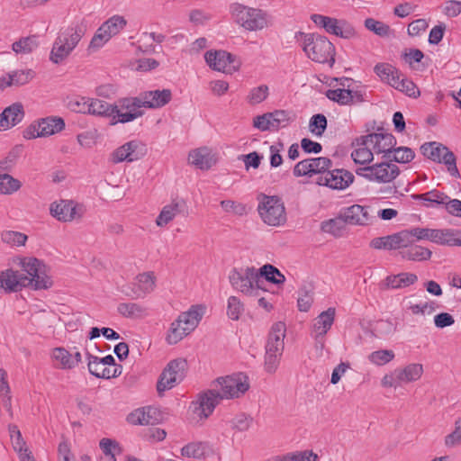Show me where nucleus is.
<instances>
[{
  "label": "nucleus",
  "instance_id": "4d7b16f0",
  "mask_svg": "<svg viewBox=\"0 0 461 461\" xmlns=\"http://www.w3.org/2000/svg\"><path fill=\"white\" fill-rule=\"evenodd\" d=\"M244 312V306L240 299L237 296H230L227 300V315L233 321L240 319Z\"/></svg>",
  "mask_w": 461,
  "mask_h": 461
},
{
  "label": "nucleus",
  "instance_id": "72a5a7b5",
  "mask_svg": "<svg viewBox=\"0 0 461 461\" xmlns=\"http://www.w3.org/2000/svg\"><path fill=\"white\" fill-rule=\"evenodd\" d=\"M3 280V288L6 292H16L23 286H26V278L23 277V274L17 271L7 269L0 273Z\"/></svg>",
  "mask_w": 461,
  "mask_h": 461
},
{
  "label": "nucleus",
  "instance_id": "052dcab7",
  "mask_svg": "<svg viewBox=\"0 0 461 461\" xmlns=\"http://www.w3.org/2000/svg\"><path fill=\"white\" fill-rule=\"evenodd\" d=\"M65 104L72 112L87 113L88 97L70 96L67 98Z\"/></svg>",
  "mask_w": 461,
  "mask_h": 461
},
{
  "label": "nucleus",
  "instance_id": "a878e982",
  "mask_svg": "<svg viewBox=\"0 0 461 461\" xmlns=\"http://www.w3.org/2000/svg\"><path fill=\"white\" fill-rule=\"evenodd\" d=\"M206 312L207 306L205 304L195 303L180 312L176 318L193 332L199 326Z\"/></svg>",
  "mask_w": 461,
  "mask_h": 461
},
{
  "label": "nucleus",
  "instance_id": "69168bd1",
  "mask_svg": "<svg viewBox=\"0 0 461 461\" xmlns=\"http://www.w3.org/2000/svg\"><path fill=\"white\" fill-rule=\"evenodd\" d=\"M365 26L367 30L381 37L388 36L390 33V27L387 24L373 18L366 19Z\"/></svg>",
  "mask_w": 461,
  "mask_h": 461
},
{
  "label": "nucleus",
  "instance_id": "393cba45",
  "mask_svg": "<svg viewBox=\"0 0 461 461\" xmlns=\"http://www.w3.org/2000/svg\"><path fill=\"white\" fill-rule=\"evenodd\" d=\"M86 213L83 203L74 200L59 201V221L73 222L82 220Z\"/></svg>",
  "mask_w": 461,
  "mask_h": 461
},
{
  "label": "nucleus",
  "instance_id": "c03bdc74",
  "mask_svg": "<svg viewBox=\"0 0 461 461\" xmlns=\"http://www.w3.org/2000/svg\"><path fill=\"white\" fill-rule=\"evenodd\" d=\"M22 186L20 180L13 176L0 173V194L10 195L17 192Z\"/></svg>",
  "mask_w": 461,
  "mask_h": 461
},
{
  "label": "nucleus",
  "instance_id": "79ce46f5",
  "mask_svg": "<svg viewBox=\"0 0 461 461\" xmlns=\"http://www.w3.org/2000/svg\"><path fill=\"white\" fill-rule=\"evenodd\" d=\"M398 369V375L402 384L411 383L419 380L423 373V367L420 364H410Z\"/></svg>",
  "mask_w": 461,
  "mask_h": 461
},
{
  "label": "nucleus",
  "instance_id": "a211bd4d",
  "mask_svg": "<svg viewBox=\"0 0 461 461\" xmlns=\"http://www.w3.org/2000/svg\"><path fill=\"white\" fill-rule=\"evenodd\" d=\"M86 32V26L83 23H77L67 28L62 39H59V59L68 58L77 47Z\"/></svg>",
  "mask_w": 461,
  "mask_h": 461
},
{
  "label": "nucleus",
  "instance_id": "603ef678",
  "mask_svg": "<svg viewBox=\"0 0 461 461\" xmlns=\"http://www.w3.org/2000/svg\"><path fill=\"white\" fill-rule=\"evenodd\" d=\"M393 249H407L414 243L411 229L392 234Z\"/></svg>",
  "mask_w": 461,
  "mask_h": 461
},
{
  "label": "nucleus",
  "instance_id": "473e14b6",
  "mask_svg": "<svg viewBox=\"0 0 461 461\" xmlns=\"http://www.w3.org/2000/svg\"><path fill=\"white\" fill-rule=\"evenodd\" d=\"M433 242L442 246L461 247V230L435 229Z\"/></svg>",
  "mask_w": 461,
  "mask_h": 461
},
{
  "label": "nucleus",
  "instance_id": "20e7f679",
  "mask_svg": "<svg viewBox=\"0 0 461 461\" xmlns=\"http://www.w3.org/2000/svg\"><path fill=\"white\" fill-rule=\"evenodd\" d=\"M258 212L261 221L270 227H281L286 222V211L282 199L276 195H258Z\"/></svg>",
  "mask_w": 461,
  "mask_h": 461
},
{
  "label": "nucleus",
  "instance_id": "09e8293b",
  "mask_svg": "<svg viewBox=\"0 0 461 461\" xmlns=\"http://www.w3.org/2000/svg\"><path fill=\"white\" fill-rule=\"evenodd\" d=\"M285 324L284 322H276L270 329L267 343L268 346H279L285 343Z\"/></svg>",
  "mask_w": 461,
  "mask_h": 461
},
{
  "label": "nucleus",
  "instance_id": "49530a36",
  "mask_svg": "<svg viewBox=\"0 0 461 461\" xmlns=\"http://www.w3.org/2000/svg\"><path fill=\"white\" fill-rule=\"evenodd\" d=\"M283 348H266L264 366L268 373H274L279 364Z\"/></svg>",
  "mask_w": 461,
  "mask_h": 461
},
{
  "label": "nucleus",
  "instance_id": "774afa93",
  "mask_svg": "<svg viewBox=\"0 0 461 461\" xmlns=\"http://www.w3.org/2000/svg\"><path fill=\"white\" fill-rule=\"evenodd\" d=\"M327 127V119L323 114L313 115L309 123L311 132L317 136H321Z\"/></svg>",
  "mask_w": 461,
  "mask_h": 461
},
{
  "label": "nucleus",
  "instance_id": "4be33fe9",
  "mask_svg": "<svg viewBox=\"0 0 461 461\" xmlns=\"http://www.w3.org/2000/svg\"><path fill=\"white\" fill-rule=\"evenodd\" d=\"M143 108L157 110L167 105L173 98L168 88L144 91L139 95Z\"/></svg>",
  "mask_w": 461,
  "mask_h": 461
},
{
  "label": "nucleus",
  "instance_id": "a19ab883",
  "mask_svg": "<svg viewBox=\"0 0 461 461\" xmlns=\"http://www.w3.org/2000/svg\"><path fill=\"white\" fill-rule=\"evenodd\" d=\"M39 46L37 36L31 35L22 37L12 44V50L15 54L26 55L34 51Z\"/></svg>",
  "mask_w": 461,
  "mask_h": 461
},
{
  "label": "nucleus",
  "instance_id": "1a4fd4ad",
  "mask_svg": "<svg viewBox=\"0 0 461 461\" xmlns=\"http://www.w3.org/2000/svg\"><path fill=\"white\" fill-rule=\"evenodd\" d=\"M139 95L119 99L113 104L112 124L127 123L142 117L144 112Z\"/></svg>",
  "mask_w": 461,
  "mask_h": 461
},
{
  "label": "nucleus",
  "instance_id": "e2e57ef3",
  "mask_svg": "<svg viewBox=\"0 0 461 461\" xmlns=\"http://www.w3.org/2000/svg\"><path fill=\"white\" fill-rule=\"evenodd\" d=\"M272 113H266L253 118L252 125L260 131H275Z\"/></svg>",
  "mask_w": 461,
  "mask_h": 461
},
{
  "label": "nucleus",
  "instance_id": "13d9d810",
  "mask_svg": "<svg viewBox=\"0 0 461 461\" xmlns=\"http://www.w3.org/2000/svg\"><path fill=\"white\" fill-rule=\"evenodd\" d=\"M327 97L330 100L339 103V104H349L353 102L352 92L348 89H332L327 92Z\"/></svg>",
  "mask_w": 461,
  "mask_h": 461
},
{
  "label": "nucleus",
  "instance_id": "7ed1b4c3",
  "mask_svg": "<svg viewBox=\"0 0 461 461\" xmlns=\"http://www.w3.org/2000/svg\"><path fill=\"white\" fill-rule=\"evenodd\" d=\"M230 285L237 292L246 296H259L265 294L264 281L254 267L235 268L229 275Z\"/></svg>",
  "mask_w": 461,
  "mask_h": 461
},
{
  "label": "nucleus",
  "instance_id": "412c9836",
  "mask_svg": "<svg viewBox=\"0 0 461 461\" xmlns=\"http://www.w3.org/2000/svg\"><path fill=\"white\" fill-rule=\"evenodd\" d=\"M371 147L373 152L376 155H383L386 158L392 153V149L396 146V139L387 131H377L364 135Z\"/></svg>",
  "mask_w": 461,
  "mask_h": 461
},
{
  "label": "nucleus",
  "instance_id": "dca6fc26",
  "mask_svg": "<svg viewBox=\"0 0 461 461\" xmlns=\"http://www.w3.org/2000/svg\"><path fill=\"white\" fill-rule=\"evenodd\" d=\"M146 147L140 140H131L115 149L110 155V161L113 164L122 162H133L146 155Z\"/></svg>",
  "mask_w": 461,
  "mask_h": 461
},
{
  "label": "nucleus",
  "instance_id": "6ab92c4d",
  "mask_svg": "<svg viewBox=\"0 0 461 461\" xmlns=\"http://www.w3.org/2000/svg\"><path fill=\"white\" fill-rule=\"evenodd\" d=\"M331 167V161L325 157L312 158L298 162L294 174L296 176H312L314 175H324Z\"/></svg>",
  "mask_w": 461,
  "mask_h": 461
},
{
  "label": "nucleus",
  "instance_id": "f704fd0d",
  "mask_svg": "<svg viewBox=\"0 0 461 461\" xmlns=\"http://www.w3.org/2000/svg\"><path fill=\"white\" fill-rule=\"evenodd\" d=\"M191 333V330H189L177 318H176L168 327L166 335V341L169 345H176L180 343Z\"/></svg>",
  "mask_w": 461,
  "mask_h": 461
},
{
  "label": "nucleus",
  "instance_id": "b1692460",
  "mask_svg": "<svg viewBox=\"0 0 461 461\" xmlns=\"http://www.w3.org/2000/svg\"><path fill=\"white\" fill-rule=\"evenodd\" d=\"M341 218L346 223L357 226L368 225L373 220L368 208L360 204L344 208L341 212Z\"/></svg>",
  "mask_w": 461,
  "mask_h": 461
},
{
  "label": "nucleus",
  "instance_id": "7c9ffc66",
  "mask_svg": "<svg viewBox=\"0 0 461 461\" xmlns=\"http://www.w3.org/2000/svg\"><path fill=\"white\" fill-rule=\"evenodd\" d=\"M183 456L192 458H205L214 454L213 446L208 442L197 441L191 442L184 446L181 449Z\"/></svg>",
  "mask_w": 461,
  "mask_h": 461
},
{
  "label": "nucleus",
  "instance_id": "c9c22d12",
  "mask_svg": "<svg viewBox=\"0 0 461 461\" xmlns=\"http://www.w3.org/2000/svg\"><path fill=\"white\" fill-rule=\"evenodd\" d=\"M374 72L380 80L392 87L395 86V82L400 77V71L389 63H377L374 67Z\"/></svg>",
  "mask_w": 461,
  "mask_h": 461
},
{
  "label": "nucleus",
  "instance_id": "338daca9",
  "mask_svg": "<svg viewBox=\"0 0 461 461\" xmlns=\"http://www.w3.org/2000/svg\"><path fill=\"white\" fill-rule=\"evenodd\" d=\"M232 428L238 431H248L253 424V418L245 413L236 415L231 420Z\"/></svg>",
  "mask_w": 461,
  "mask_h": 461
},
{
  "label": "nucleus",
  "instance_id": "ea45409f",
  "mask_svg": "<svg viewBox=\"0 0 461 461\" xmlns=\"http://www.w3.org/2000/svg\"><path fill=\"white\" fill-rule=\"evenodd\" d=\"M269 94V86L266 84H261L250 88L245 100L248 104L255 106L265 102L268 98Z\"/></svg>",
  "mask_w": 461,
  "mask_h": 461
},
{
  "label": "nucleus",
  "instance_id": "423d86ee",
  "mask_svg": "<svg viewBox=\"0 0 461 461\" xmlns=\"http://www.w3.org/2000/svg\"><path fill=\"white\" fill-rule=\"evenodd\" d=\"M212 386L222 400L240 398L249 389L250 384L247 375L237 373L217 378Z\"/></svg>",
  "mask_w": 461,
  "mask_h": 461
},
{
  "label": "nucleus",
  "instance_id": "5701e85b",
  "mask_svg": "<svg viewBox=\"0 0 461 461\" xmlns=\"http://www.w3.org/2000/svg\"><path fill=\"white\" fill-rule=\"evenodd\" d=\"M163 420V414L159 409L154 406H144L131 411L127 420L132 425L153 426Z\"/></svg>",
  "mask_w": 461,
  "mask_h": 461
},
{
  "label": "nucleus",
  "instance_id": "680f3d73",
  "mask_svg": "<svg viewBox=\"0 0 461 461\" xmlns=\"http://www.w3.org/2000/svg\"><path fill=\"white\" fill-rule=\"evenodd\" d=\"M395 357V354L391 349H379L372 352L368 356V359L371 363L375 366H384L392 361Z\"/></svg>",
  "mask_w": 461,
  "mask_h": 461
},
{
  "label": "nucleus",
  "instance_id": "4468645a",
  "mask_svg": "<svg viewBox=\"0 0 461 461\" xmlns=\"http://www.w3.org/2000/svg\"><path fill=\"white\" fill-rule=\"evenodd\" d=\"M185 360L176 359L167 364L159 376L157 390L159 394L179 384L185 376Z\"/></svg>",
  "mask_w": 461,
  "mask_h": 461
},
{
  "label": "nucleus",
  "instance_id": "8fccbe9b",
  "mask_svg": "<svg viewBox=\"0 0 461 461\" xmlns=\"http://www.w3.org/2000/svg\"><path fill=\"white\" fill-rule=\"evenodd\" d=\"M393 87L410 97L417 98L420 95L418 86L411 80L402 77V74Z\"/></svg>",
  "mask_w": 461,
  "mask_h": 461
},
{
  "label": "nucleus",
  "instance_id": "6e6552de",
  "mask_svg": "<svg viewBox=\"0 0 461 461\" xmlns=\"http://www.w3.org/2000/svg\"><path fill=\"white\" fill-rule=\"evenodd\" d=\"M204 60L211 69L226 75H233L241 68L240 59L223 50H207L204 53Z\"/></svg>",
  "mask_w": 461,
  "mask_h": 461
},
{
  "label": "nucleus",
  "instance_id": "bf43d9fd",
  "mask_svg": "<svg viewBox=\"0 0 461 461\" xmlns=\"http://www.w3.org/2000/svg\"><path fill=\"white\" fill-rule=\"evenodd\" d=\"M41 137H48L54 134L58 129V117H47L41 119L38 123Z\"/></svg>",
  "mask_w": 461,
  "mask_h": 461
},
{
  "label": "nucleus",
  "instance_id": "f8f14e48",
  "mask_svg": "<svg viewBox=\"0 0 461 461\" xmlns=\"http://www.w3.org/2000/svg\"><path fill=\"white\" fill-rule=\"evenodd\" d=\"M311 20L316 26L324 29L328 33L343 39H352L357 34L355 28L344 20L317 14H312Z\"/></svg>",
  "mask_w": 461,
  "mask_h": 461
},
{
  "label": "nucleus",
  "instance_id": "ddd939ff",
  "mask_svg": "<svg viewBox=\"0 0 461 461\" xmlns=\"http://www.w3.org/2000/svg\"><path fill=\"white\" fill-rule=\"evenodd\" d=\"M221 400L214 388L200 393L190 405L194 418L199 421L205 420L212 415Z\"/></svg>",
  "mask_w": 461,
  "mask_h": 461
},
{
  "label": "nucleus",
  "instance_id": "864d4df0",
  "mask_svg": "<svg viewBox=\"0 0 461 461\" xmlns=\"http://www.w3.org/2000/svg\"><path fill=\"white\" fill-rule=\"evenodd\" d=\"M444 445L447 448H453L461 445V417L455 420L453 430L445 436Z\"/></svg>",
  "mask_w": 461,
  "mask_h": 461
},
{
  "label": "nucleus",
  "instance_id": "e433bc0d",
  "mask_svg": "<svg viewBox=\"0 0 461 461\" xmlns=\"http://www.w3.org/2000/svg\"><path fill=\"white\" fill-rule=\"evenodd\" d=\"M117 312L131 319H142L149 315L148 308L138 303H122L117 306Z\"/></svg>",
  "mask_w": 461,
  "mask_h": 461
},
{
  "label": "nucleus",
  "instance_id": "a18cd8bd",
  "mask_svg": "<svg viewBox=\"0 0 461 461\" xmlns=\"http://www.w3.org/2000/svg\"><path fill=\"white\" fill-rule=\"evenodd\" d=\"M258 274H260V280L265 277L267 281L276 285H281L285 281V276L276 267L269 264L258 269Z\"/></svg>",
  "mask_w": 461,
  "mask_h": 461
},
{
  "label": "nucleus",
  "instance_id": "2f4dec72",
  "mask_svg": "<svg viewBox=\"0 0 461 461\" xmlns=\"http://www.w3.org/2000/svg\"><path fill=\"white\" fill-rule=\"evenodd\" d=\"M184 202L173 200L170 203L162 207L155 222L159 228L166 227L182 211Z\"/></svg>",
  "mask_w": 461,
  "mask_h": 461
},
{
  "label": "nucleus",
  "instance_id": "f257e3e1",
  "mask_svg": "<svg viewBox=\"0 0 461 461\" xmlns=\"http://www.w3.org/2000/svg\"><path fill=\"white\" fill-rule=\"evenodd\" d=\"M295 38L305 55L312 61L330 66L335 62L334 45L325 36L300 32Z\"/></svg>",
  "mask_w": 461,
  "mask_h": 461
},
{
  "label": "nucleus",
  "instance_id": "0eeeda50",
  "mask_svg": "<svg viewBox=\"0 0 461 461\" xmlns=\"http://www.w3.org/2000/svg\"><path fill=\"white\" fill-rule=\"evenodd\" d=\"M356 174L368 182L388 185L398 177L400 168L391 161H383L357 168Z\"/></svg>",
  "mask_w": 461,
  "mask_h": 461
},
{
  "label": "nucleus",
  "instance_id": "58836bf2",
  "mask_svg": "<svg viewBox=\"0 0 461 461\" xmlns=\"http://www.w3.org/2000/svg\"><path fill=\"white\" fill-rule=\"evenodd\" d=\"M87 113L107 117L113 122V104H108L105 101L88 98V108Z\"/></svg>",
  "mask_w": 461,
  "mask_h": 461
},
{
  "label": "nucleus",
  "instance_id": "0e129e2a",
  "mask_svg": "<svg viewBox=\"0 0 461 461\" xmlns=\"http://www.w3.org/2000/svg\"><path fill=\"white\" fill-rule=\"evenodd\" d=\"M2 240L12 246H23L27 240V236L22 232L5 230L1 234Z\"/></svg>",
  "mask_w": 461,
  "mask_h": 461
},
{
  "label": "nucleus",
  "instance_id": "f03ea898",
  "mask_svg": "<svg viewBox=\"0 0 461 461\" xmlns=\"http://www.w3.org/2000/svg\"><path fill=\"white\" fill-rule=\"evenodd\" d=\"M230 16L236 24L249 32L262 31L272 24L267 12L238 3L230 6Z\"/></svg>",
  "mask_w": 461,
  "mask_h": 461
},
{
  "label": "nucleus",
  "instance_id": "2eb2a0df",
  "mask_svg": "<svg viewBox=\"0 0 461 461\" xmlns=\"http://www.w3.org/2000/svg\"><path fill=\"white\" fill-rule=\"evenodd\" d=\"M87 366L89 373L97 378L110 379L121 374V366H115L112 355L104 357L89 355Z\"/></svg>",
  "mask_w": 461,
  "mask_h": 461
},
{
  "label": "nucleus",
  "instance_id": "bb28decb",
  "mask_svg": "<svg viewBox=\"0 0 461 461\" xmlns=\"http://www.w3.org/2000/svg\"><path fill=\"white\" fill-rule=\"evenodd\" d=\"M157 276L153 271L139 273L133 281V292L138 297H145L155 291Z\"/></svg>",
  "mask_w": 461,
  "mask_h": 461
},
{
  "label": "nucleus",
  "instance_id": "c756f323",
  "mask_svg": "<svg viewBox=\"0 0 461 461\" xmlns=\"http://www.w3.org/2000/svg\"><path fill=\"white\" fill-rule=\"evenodd\" d=\"M353 145L354 149L351 152V158L355 163L364 165L373 161L375 153L365 136L357 138Z\"/></svg>",
  "mask_w": 461,
  "mask_h": 461
},
{
  "label": "nucleus",
  "instance_id": "aec40b11",
  "mask_svg": "<svg viewBox=\"0 0 461 461\" xmlns=\"http://www.w3.org/2000/svg\"><path fill=\"white\" fill-rule=\"evenodd\" d=\"M354 181V176L351 172L345 169H335L326 171L317 178V184L335 190H344Z\"/></svg>",
  "mask_w": 461,
  "mask_h": 461
},
{
  "label": "nucleus",
  "instance_id": "9d476101",
  "mask_svg": "<svg viewBox=\"0 0 461 461\" xmlns=\"http://www.w3.org/2000/svg\"><path fill=\"white\" fill-rule=\"evenodd\" d=\"M21 267L27 274V276L23 275V277L26 278V286L32 285L35 289H43L51 285L47 267L41 260L35 258H23L21 261Z\"/></svg>",
  "mask_w": 461,
  "mask_h": 461
},
{
  "label": "nucleus",
  "instance_id": "5fc2aeb1",
  "mask_svg": "<svg viewBox=\"0 0 461 461\" xmlns=\"http://www.w3.org/2000/svg\"><path fill=\"white\" fill-rule=\"evenodd\" d=\"M414 152L407 147L393 148L392 153L387 155V158L398 163H408L414 158Z\"/></svg>",
  "mask_w": 461,
  "mask_h": 461
},
{
  "label": "nucleus",
  "instance_id": "de8ad7c7",
  "mask_svg": "<svg viewBox=\"0 0 461 461\" xmlns=\"http://www.w3.org/2000/svg\"><path fill=\"white\" fill-rule=\"evenodd\" d=\"M272 113L274 131L287 127L294 121V114L293 112L286 110H276Z\"/></svg>",
  "mask_w": 461,
  "mask_h": 461
},
{
  "label": "nucleus",
  "instance_id": "3c124183",
  "mask_svg": "<svg viewBox=\"0 0 461 461\" xmlns=\"http://www.w3.org/2000/svg\"><path fill=\"white\" fill-rule=\"evenodd\" d=\"M9 434L12 441L13 447L15 452L18 453L19 457H21V454L23 453H31L28 447H26V443L22 437L21 431L18 429L17 426L10 425L9 426Z\"/></svg>",
  "mask_w": 461,
  "mask_h": 461
},
{
  "label": "nucleus",
  "instance_id": "f3484780",
  "mask_svg": "<svg viewBox=\"0 0 461 461\" xmlns=\"http://www.w3.org/2000/svg\"><path fill=\"white\" fill-rule=\"evenodd\" d=\"M218 161V153L209 146L192 149L187 155V163L202 171L211 169Z\"/></svg>",
  "mask_w": 461,
  "mask_h": 461
},
{
  "label": "nucleus",
  "instance_id": "6e6d98bb",
  "mask_svg": "<svg viewBox=\"0 0 461 461\" xmlns=\"http://www.w3.org/2000/svg\"><path fill=\"white\" fill-rule=\"evenodd\" d=\"M220 205L224 212L235 216H243L247 213V206L240 202L226 199L220 203Z\"/></svg>",
  "mask_w": 461,
  "mask_h": 461
},
{
  "label": "nucleus",
  "instance_id": "37998d69",
  "mask_svg": "<svg viewBox=\"0 0 461 461\" xmlns=\"http://www.w3.org/2000/svg\"><path fill=\"white\" fill-rule=\"evenodd\" d=\"M432 252L430 249L421 246H410L407 249L402 252V257L407 260L412 261H424L431 258Z\"/></svg>",
  "mask_w": 461,
  "mask_h": 461
},
{
  "label": "nucleus",
  "instance_id": "cd10ccee",
  "mask_svg": "<svg viewBox=\"0 0 461 461\" xmlns=\"http://www.w3.org/2000/svg\"><path fill=\"white\" fill-rule=\"evenodd\" d=\"M24 116L23 106L21 103H14L4 109L0 113V131L10 129L18 124Z\"/></svg>",
  "mask_w": 461,
  "mask_h": 461
},
{
  "label": "nucleus",
  "instance_id": "4c0bfd02",
  "mask_svg": "<svg viewBox=\"0 0 461 461\" xmlns=\"http://www.w3.org/2000/svg\"><path fill=\"white\" fill-rule=\"evenodd\" d=\"M418 280L415 274L400 273L398 275L388 276L384 279V285L391 289H401L413 285Z\"/></svg>",
  "mask_w": 461,
  "mask_h": 461
},
{
  "label": "nucleus",
  "instance_id": "39448f33",
  "mask_svg": "<svg viewBox=\"0 0 461 461\" xmlns=\"http://www.w3.org/2000/svg\"><path fill=\"white\" fill-rule=\"evenodd\" d=\"M127 26V20L124 16L114 14L104 21L93 35L87 51L95 53L105 46L112 38L117 36Z\"/></svg>",
  "mask_w": 461,
  "mask_h": 461
},
{
  "label": "nucleus",
  "instance_id": "9b49d317",
  "mask_svg": "<svg viewBox=\"0 0 461 461\" xmlns=\"http://www.w3.org/2000/svg\"><path fill=\"white\" fill-rule=\"evenodd\" d=\"M420 149L422 154L428 158L438 163H444L451 176L455 177L459 176L456 156L448 148L440 143L430 142L423 144Z\"/></svg>",
  "mask_w": 461,
  "mask_h": 461
},
{
  "label": "nucleus",
  "instance_id": "c85d7f7f",
  "mask_svg": "<svg viewBox=\"0 0 461 461\" xmlns=\"http://www.w3.org/2000/svg\"><path fill=\"white\" fill-rule=\"evenodd\" d=\"M336 309L328 308L321 312L314 320L312 324V334L315 338L324 336L334 323Z\"/></svg>",
  "mask_w": 461,
  "mask_h": 461
}]
</instances>
